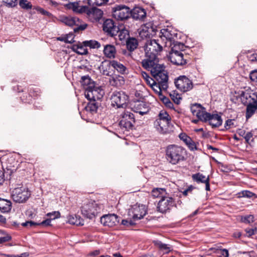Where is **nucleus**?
<instances>
[{"mask_svg": "<svg viewBox=\"0 0 257 257\" xmlns=\"http://www.w3.org/2000/svg\"><path fill=\"white\" fill-rule=\"evenodd\" d=\"M164 47L159 39L148 40L145 45V59L142 60V67L145 69L152 68L162 69L164 65L159 64L158 55L162 51Z\"/></svg>", "mask_w": 257, "mask_h": 257, "instance_id": "f257e3e1", "label": "nucleus"}, {"mask_svg": "<svg viewBox=\"0 0 257 257\" xmlns=\"http://www.w3.org/2000/svg\"><path fill=\"white\" fill-rule=\"evenodd\" d=\"M151 72L152 75L158 82L151 86V88L158 94L160 97L162 96V90H167L168 85V75L167 72L165 70V68L162 69L152 68L150 69H147Z\"/></svg>", "mask_w": 257, "mask_h": 257, "instance_id": "f03ea898", "label": "nucleus"}, {"mask_svg": "<svg viewBox=\"0 0 257 257\" xmlns=\"http://www.w3.org/2000/svg\"><path fill=\"white\" fill-rule=\"evenodd\" d=\"M186 151L180 146L175 145H169L166 150V158L172 165H177L185 161Z\"/></svg>", "mask_w": 257, "mask_h": 257, "instance_id": "7ed1b4c3", "label": "nucleus"}, {"mask_svg": "<svg viewBox=\"0 0 257 257\" xmlns=\"http://www.w3.org/2000/svg\"><path fill=\"white\" fill-rule=\"evenodd\" d=\"M102 205L93 200H87L81 207L82 214L89 219H93L100 212Z\"/></svg>", "mask_w": 257, "mask_h": 257, "instance_id": "20e7f679", "label": "nucleus"}, {"mask_svg": "<svg viewBox=\"0 0 257 257\" xmlns=\"http://www.w3.org/2000/svg\"><path fill=\"white\" fill-rule=\"evenodd\" d=\"M60 21L65 25L69 26H75L73 28L75 33H79L86 29L87 24L83 22L82 20L76 17L62 16L60 17Z\"/></svg>", "mask_w": 257, "mask_h": 257, "instance_id": "39448f33", "label": "nucleus"}, {"mask_svg": "<svg viewBox=\"0 0 257 257\" xmlns=\"http://www.w3.org/2000/svg\"><path fill=\"white\" fill-rule=\"evenodd\" d=\"M136 122L135 116L130 111L124 110L119 115V125L124 131L132 130Z\"/></svg>", "mask_w": 257, "mask_h": 257, "instance_id": "423d86ee", "label": "nucleus"}, {"mask_svg": "<svg viewBox=\"0 0 257 257\" xmlns=\"http://www.w3.org/2000/svg\"><path fill=\"white\" fill-rule=\"evenodd\" d=\"M30 196L31 192L28 188L24 187L15 188L12 194L13 200L19 203H23L26 202Z\"/></svg>", "mask_w": 257, "mask_h": 257, "instance_id": "0eeeda50", "label": "nucleus"}, {"mask_svg": "<svg viewBox=\"0 0 257 257\" xmlns=\"http://www.w3.org/2000/svg\"><path fill=\"white\" fill-rule=\"evenodd\" d=\"M104 94L103 90L99 86H96L95 84L85 87V96L88 100L95 99L100 101Z\"/></svg>", "mask_w": 257, "mask_h": 257, "instance_id": "6e6552de", "label": "nucleus"}, {"mask_svg": "<svg viewBox=\"0 0 257 257\" xmlns=\"http://www.w3.org/2000/svg\"><path fill=\"white\" fill-rule=\"evenodd\" d=\"M147 213L146 205L137 203L132 206L128 209V215L132 218L134 221H136L143 218Z\"/></svg>", "mask_w": 257, "mask_h": 257, "instance_id": "1a4fd4ad", "label": "nucleus"}, {"mask_svg": "<svg viewBox=\"0 0 257 257\" xmlns=\"http://www.w3.org/2000/svg\"><path fill=\"white\" fill-rule=\"evenodd\" d=\"M130 15L131 9L125 5H116L112 9V17L117 20L127 19Z\"/></svg>", "mask_w": 257, "mask_h": 257, "instance_id": "9d476101", "label": "nucleus"}, {"mask_svg": "<svg viewBox=\"0 0 257 257\" xmlns=\"http://www.w3.org/2000/svg\"><path fill=\"white\" fill-rule=\"evenodd\" d=\"M128 97L123 91H114L111 96V105L117 108H123L126 106Z\"/></svg>", "mask_w": 257, "mask_h": 257, "instance_id": "9b49d317", "label": "nucleus"}, {"mask_svg": "<svg viewBox=\"0 0 257 257\" xmlns=\"http://www.w3.org/2000/svg\"><path fill=\"white\" fill-rule=\"evenodd\" d=\"M103 30L108 35L113 37L118 34L120 39L122 38L121 37L122 32L120 31L118 27L114 25V22L111 19H106L103 24Z\"/></svg>", "mask_w": 257, "mask_h": 257, "instance_id": "f8f14e48", "label": "nucleus"}, {"mask_svg": "<svg viewBox=\"0 0 257 257\" xmlns=\"http://www.w3.org/2000/svg\"><path fill=\"white\" fill-rule=\"evenodd\" d=\"M176 87L182 92L190 91L193 88L192 81L186 76H180L175 80Z\"/></svg>", "mask_w": 257, "mask_h": 257, "instance_id": "ddd939ff", "label": "nucleus"}, {"mask_svg": "<svg viewBox=\"0 0 257 257\" xmlns=\"http://www.w3.org/2000/svg\"><path fill=\"white\" fill-rule=\"evenodd\" d=\"M175 204L173 198L166 195L162 197L158 203V210L161 213H165L170 210Z\"/></svg>", "mask_w": 257, "mask_h": 257, "instance_id": "4468645a", "label": "nucleus"}, {"mask_svg": "<svg viewBox=\"0 0 257 257\" xmlns=\"http://www.w3.org/2000/svg\"><path fill=\"white\" fill-rule=\"evenodd\" d=\"M188 56H184L182 52H170L168 58L171 63L176 65L183 66L187 64Z\"/></svg>", "mask_w": 257, "mask_h": 257, "instance_id": "2eb2a0df", "label": "nucleus"}, {"mask_svg": "<svg viewBox=\"0 0 257 257\" xmlns=\"http://www.w3.org/2000/svg\"><path fill=\"white\" fill-rule=\"evenodd\" d=\"M201 121L208 122L212 127H217L220 126L222 123V119L220 115L218 114H211L207 112Z\"/></svg>", "mask_w": 257, "mask_h": 257, "instance_id": "dca6fc26", "label": "nucleus"}, {"mask_svg": "<svg viewBox=\"0 0 257 257\" xmlns=\"http://www.w3.org/2000/svg\"><path fill=\"white\" fill-rule=\"evenodd\" d=\"M132 105V109L134 112L142 115L147 113L150 109L149 104L142 100H134Z\"/></svg>", "mask_w": 257, "mask_h": 257, "instance_id": "f3484780", "label": "nucleus"}, {"mask_svg": "<svg viewBox=\"0 0 257 257\" xmlns=\"http://www.w3.org/2000/svg\"><path fill=\"white\" fill-rule=\"evenodd\" d=\"M119 217L115 214H108L100 218V222L103 226L112 227L119 223Z\"/></svg>", "mask_w": 257, "mask_h": 257, "instance_id": "a211bd4d", "label": "nucleus"}, {"mask_svg": "<svg viewBox=\"0 0 257 257\" xmlns=\"http://www.w3.org/2000/svg\"><path fill=\"white\" fill-rule=\"evenodd\" d=\"M85 13L89 20L93 23L98 22L103 14L102 11L100 9L95 7L89 8L88 7H87Z\"/></svg>", "mask_w": 257, "mask_h": 257, "instance_id": "6ab92c4d", "label": "nucleus"}, {"mask_svg": "<svg viewBox=\"0 0 257 257\" xmlns=\"http://www.w3.org/2000/svg\"><path fill=\"white\" fill-rule=\"evenodd\" d=\"M160 39L161 42L163 44L164 47L172 46L174 37L175 34H172L168 29H162L161 30Z\"/></svg>", "mask_w": 257, "mask_h": 257, "instance_id": "aec40b11", "label": "nucleus"}, {"mask_svg": "<svg viewBox=\"0 0 257 257\" xmlns=\"http://www.w3.org/2000/svg\"><path fill=\"white\" fill-rule=\"evenodd\" d=\"M154 125L157 131L162 134H168L172 131V126L169 121L156 119Z\"/></svg>", "mask_w": 257, "mask_h": 257, "instance_id": "412c9836", "label": "nucleus"}, {"mask_svg": "<svg viewBox=\"0 0 257 257\" xmlns=\"http://www.w3.org/2000/svg\"><path fill=\"white\" fill-rule=\"evenodd\" d=\"M190 109L193 115L196 116L200 121H202L203 118L205 116L204 114L207 112L204 107L196 103L193 104L191 106Z\"/></svg>", "mask_w": 257, "mask_h": 257, "instance_id": "4be33fe9", "label": "nucleus"}, {"mask_svg": "<svg viewBox=\"0 0 257 257\" xmlns=\"http://www.w3.org/2000/svg\"><path fill=\"white\" fill-rule=\"evenodd\" d=\"M130 15L136 20H143L146 17V12L145 9L141 7H136L131 10Z\"/></svg>", "mask_w": 257, "mask_h": 257, "instance_id": "5701e85b", "label": "nucleus"}, {"mask_svg": "<svg viewBox=\"0 0 257 257\" xmlns=\"http://www.w3.org/2000/svg\"><path fill=\"white\" fill-rule=\"evenodd\" d=\"M179 138L186 144L190 150L194 151L197 149L195 142L186 134L184 133L180 134Z\"/></svg>", "mask_w": 257, "mask_h": 257, "instance_id": "b1692460", "label": "nucleus"}, {"mask_svg": "<svg viewBox=\"0 0 257 257\" xmlns=\"http://www.w3.org/2000/svg\"><path fill=\"white\" fill-rule=\"evenodd\" d=\"M88 100L89 102L85 107V110L91 114H94L96 112L97 109L100 105V103L99 101L95 100V99Z\"/></svg>", "mask_w": 257, "mask_h": 257, "instance_id": "393cba45", "label": "nucleus"}, {"mask_svg": "<svg viewBox=\"0 0 257 257\" xmlns=\"http://www.w3.org/2000/svg\"><path fill=\"white\" fill-rule=\"evenodd\" d=\"M109 82L112 86L118 87L124 84L125 80L122 76L114 75L110 78Z\"/></svg>", "mask_w": 257, "mask_h": 257, "instance_id": "a878e982", "label": "nucleus"}, {"mask_svg": "<svg viewBox=\"0 0 257 257\" xmlns=\"http://www.w3.org/2000/svg\"><path fill=\"white\" fill-rule=\"evenodd\" d=\"M12 207L11 200L0 198V211L3 213L9 212Z\"/></svg>", "mask_w": 257, "mask_h": 257, "instance_id": "bb28decb", "label": "nucleus"}, {"mask_svg": "<svg viewBox=\"0 0 257 257\" xmlns=\"http://www.w3.org/2000/svg\"><path fill=\"white\" fill-rule=\"evenodd\" d=\"M111 66V61H102L99 66V69L104 75L110 76L111 71L110 69Z\"/></svg>", "mask_w": 257, "mask_h": 257, "instance_id": "cd10ccee", "label": "nucleus"}, {"mask_svg": "<svg viewBox=\"0 0 257 257\" xmlns=\"http://www.w3.org/2000/svg\"><path fill=\"white\" fill-rule=\"evenodd\" d=\"M87 7L86 6H81L77 2L70 3L68 5V8L69 9H71L74 12L77 13H85L86 10H87Z\"/></svg>", "mask_w": 257, "mask_h": 257, "instance_id": "c85d7f7f", "label": "nucleus"}, {"mask_svg": "<svg viewBox=\"0 0 257 257\" xmlns=\"http://www.w3.org/2000/svg\"><path fill=\"white\" fill-rule=\"evenodd\" d=\"M68 222L71 224L76 225H83L84 220L79 215L74 214L69 215L67 217Z\"/></svg>", "mask_w": 257, "mask_h": 257, "instance_id": "c756f323", "label": "nucleus"}, {"mask_svg": "<svg viewBox=\"0 0 257 257\" xmlns=\"http://www.w3.org/2000/svg\"><path fill=\"white\" fill-rule=\"evenodd\" d=\"M257 110V105L255 103L251 102L250 100H248V104L246 106L245 117L246 119L251 117Z\"/></svg>", "mask_w": 257, "mask_h": 257, "instance_id": "7c9ffc66", "label": "nucleus"}, {"mask_svg": "<svg viewBox=\"0 0 257 257\" xmlns=\"http://www.w3.org/2000/svg\"><path fill=\"white\" fill-rule=\"evenodd\" d=\"M103 53L105 56L108 58H114L116 54L115 48L113 45H107L104 47Z\"/></svg>", "mask_w": 257, "mask_h": 257, "instance_id": "2f4dec72", "label": "nucleus"}, {"mask_svg": "<svg viewBox=\"0 0 257 257\" xmlns=\"http://www.w3.org/2000/svg\"><path fill=\"white\" fill-rule=\"evenodd\" d=\"M147 25L142 26L141 29L139 32V35L143 39L150 38L152 36V32L153 31V28L152 27H149L147 26Z\"/></svg>", "mask_w": 257, "mask_h": 257, "instance_id": "473e14b6", "label": "nucleus"}, {"mask_svg": "<svg viewBox=\"0 0 257 257\" xmlns=\"http://www.w3.org/2000/svg\"><path fill=\"white\" fill-rule=\"evenodd\" d=\"M153 242L160 250L164 251L166 253H168L172 250V246L171 245L163 243L160 240H154Z\"/></svg>", "mask_w": 257, "mask_h": 257, "instance_id": "72a5a7b5", "label": "nucleus"}, {"mask_svg": "<svg viewBox=\"0 0 257 257\" xmlns=\"http://www.w3.org/2000/svg\"><path fill=\"white\" fill-rule=\"evenodd\" d=\"M126 47L128 51L132 52L136 49L138 46V41L135 38H129L126 41Z\"/></svg>", "mask_w": 257, "mask_h": 257, "instance_id": "f704fd0d", "label": "nucleus"}, {"mask_svg": "<svg viewBox=\"0 0 257 257\" xmlns=\"http://www.w3.org/2000/svg\"><path fill=\"white\" fill-rule=\"evenodd\" d=\"M87 46H85L84 44H79L76 45H73L72 46V50L76 52L78 54L85 55L88 53V50L86 48Z\"/></svg>", "mask_w": 257, "mask_h": 257, "instance_id": "c9c22d12", "label": "nucleus"}, {"mask_svg": "<svg viewBox=\"0 0 257 257\" xmlns=\"http://www.w3.org/2000/svg\"><path fill=\"white\" fill-rule=\"evenodd\" d=\"M173 46L171 47V50L170 52H182L185 50V46L184 44L173 41Z\"/></svg>", "mask_w": 257, "mask_h": 257, "instance_id": "e433bc0d", "label": "nucleus"}, {"mask_svg": "<svg viewBox=\"0 0 257 257\" xmlns=\"http://www.w3.org/2000/svg\"><path fill=\"white\" fill-rule=\"evenodd\" d=\"M192 178L194 181H195L197 183H204L205 182L209 179V176L206 177L200 173H197L193 174Z\"/></svg>", "mask_w": 257, "mask_h": 257, "instance_id": "4c0bfd02", "label": "nucleus"}, {"mask_svg": "<svg viewBox=\"0 0 257 257\" xmlns=\"http://www.w3.org/2000/svg\"><path fill=\"white\" fill-rule=\"evenodd\" d=\"M152 195L155 198H161L167 195L165 189L164 188H155L152 191Z\"/></svg>", "mask_w": 257, "mask_h": 257, "instance_id": "58836bf2", "label": "nucleus"}, {"mask_svg": "<svg viewBox=\"0 0 257 257\" xmlns=\"http://www.w3.org/2000/svg\"><path fill=\"white\" fill-rule=\"evenodd\" d=\"M111 66L121 74L124 73L126 70V67L123 64L115 60L111 61Z\"/></svg>", "mask_w": 257, "mask_h": 257, "instance_id": "ea45409f", "label": "nucleus"}, {"mask_svg": "<svg viewBox=\"0 0 257 257\" xmlns=\"http://www.w3.org/2000/svg\"><path fill=\"white\" fill-rule=\"evenodd\" d=\"M81 83L85 89V87L90 86L91 84H95L94 82L92 81L88 75L83 76L81 77Z\"/></svg>", "mask_w": 257, "mask_h": 257, "instance_id": "a19ab883", "label": "nucleus"}, {"mask_svg": "<svg viewBox=\"0 0 257 257\" xmlns=\"http://www.w3.org/2000/svg\"><path fill=\"white\" fill-rule=\"evenodd\" d=\"M85 46L89 47L90 48L98 49L100 47V44L95 40L85 41L83 42Z\"/></svg>", "mask_w": 257, "mask_h": 257, "instance_id": "79ce46f5", "label": "nucleus"}, {"mask_svg": "<svg viewBox=\"0 0 257 257\" xmlns=\"http://www.w3.org/2000/svg\"><path fill=\"white\" fill-rule=\"evenodd\" d=\"M159 118L157 119L158 120H161L162 121H169L171 122V117L168 113V112L165 110H161L160 111L159 114Z\"/></svg>", "mask_w": 257, "mask_h": 257, "instance_id": "37998d69", "label": "nucleus"}, {"mask_svg": "<svg viewBox=\"0 0 257 257\" xmlns=\"http://www.w3.org/2000/svg\"><path fill=\"white\" fill-rule=\"evenodd\" d=\"M242 96L243 98H245L246 100L250 99L252 100V101H251V103H256L257 95L254 92L250 93L244 92L243 93Z\"/></svg>", "mask_w": 257, "mask_h": 257, "instance_id": "c03bdc74", "label": "nucleus"}, {"mask_svg": "<svg viewBox=\"0 0 257 257\" xmlns=\"http://www.w3.org/2000/svg\"><path fill=\"white\" fill-rule=\"evenodd\" d=\"M160 98L166 107L171 109L174 108V104L169 98L162 95L160 97Z\"/></svg>", "mask_w": 257, "mask_h": 257, "instance_id": "a18cd8bd", "label": "nucleus"}, {"mask_svg": "<svg viewBox=\"0 0 257 257\" xmlns=\"http://www.w3.org/2000/svg\"><path fill=\"white\" fill-rule=\"evenodd\" d=\"M211 249H214L215 251L214 252L218 254L219 257H228V251L226 249L212 248Z\"/></svg>", "mask_w": 257, "mask_h": 257, "instance_id": "49530a36", "label": "nucleus"}, {"mask_svg": "<svg viewBox=\"0 0 257 257\" xmlns=\"http://www.w3.org/2000/svg\"><path fill=\"white\" fill-rule=\"evenodd\" d=\"M19 5L21 8L25 10H30L32 7L31 3L27 0H20Z\"/></svg>", "mask_w": 257, "mask_h": 257, "instance_id": "de8ad7c7", "label": "nucleus"}, {"mask_svg": "<svg viewBox=\"0 0 257 257\" xmlns=\"http://www.w3.org/2000/svg\"><path fill=\"white\" fill-rule=\"evenodd\" d=\"M238 194L239 197H247L249 198H251L255 195L254 193L248 190H243L239 193Z\"/></svg>", "mask_w": 257, "mask_h": 257, "instance_id": "09e8293b", "label": "nucleus"}, {"mask_svg": "<svg viewBox=\"0 0 257 257\" xmlns=\"http://www.w3.org/2000/svg\"><path fill=\"white\" fill-rule=\"evenodd\" d=\"M170 96L173 101L177 104H179L180 102L181 97L178 93H176L175 91L171 93Z\"/></svg>", "mask_w": 257, "mask_h": 257, "instance_id": "8fccbe9b", "label": "nucleus"}, {"mask_svg": "<svg viewBox=\"0 0 257 257\" xmlns=\"http://www.w3.org/2000/svg\"><path fill=\"white\" fill-rule=\"evenodd\" d=\"M241 221L245 223H252L254 221V216L252 215L243 216L241 218Z\"/></svg>", "mask_w": 257, "mask_h": 257, "instance_id": "3c124183", "label": "nucleus"}, {"mask_svg": "<svg viewBox=\"0 0 257 257\" xmlns=\"http://www.w3.org/2000/svg\"><path fill=\"white\" fill-rule=\"evenodd\" d=\"M46 215L49 217V219H51V221L52 220L59 218L60 217V213L59 211H53L48 213Z\"/></svg>", "mask_w": 257, "mask_h": 257, "instance_id": "603ef678", "label": "nucleus"}, {"mask_svg": "<svg viewBox=\"0 0 257 257\" xmlns=\"http://www.w3.org/2000/svg\"><path fill=\"white\" fill-rule=\"evenodd\" d=\"M18 0H3L7 6L11 8L15 7L17 5Z\"/></svg>", "mask_w": 257, "mask_h": 257, "instance_id": "864d4df0", "label": "nucleus"}, {"mask_svg": "<svg viewBox=\"0 0 257 257\" xmlns=\"http://www.w3.org/2000/svg\"><path fill=\"white\" fill-rule=\"evenodd\" d=\"M234 119H227L226 120L224 124V127L225 130H228L231 127H235V125L234 123Z\"/></svg>", "mask_w": 257, "mask_h": 257, "instance_id": "5fc2aeb1", "label": "nucleus"}, {"mask_svg": "<svg viewBox=\"0 0 257 257\" xmlns=\"http://www.w3.org/2000/svg\"><path fill=\"white\" fill-rule=\"evenodd\" d=\"M134 221V220H132L123 219L121 221V224L126 226H133L136 224Z\"/></svg>", "mask_w": 257, "mask_h": 257, "instance_id": "6e6d98bb", "label": "nucleus"}, {"mask_svg": "<svg viewBox=\"0 0 257 257\" xmlns=\"http://www.w3.org/2000/svg\"><path fill=\"white\" fill-rule=\"evenodd\" d=\"M257 229L256 228H246L245 231L246 233L247 234V236L250 237L251 235L255 234V232L256 231Z\"/></svg>", "mask_w": 257, "mask_h": 257, "instance_id": "4d7b16f0", "label": "nucleus"}, {"mask_svg": "<svg viewBox=\"0 0 257 257\" xmlns=\"http://www.w3.org/2000/svg\"><path fill=\"white\" fill-rule=\"evenodd\" d=\"M249 77L252 81L257 82V70L250 72Z\"/></svg>", "mask_w": 257, "mask_h": 257, "instance_id": "13d9d810", "label": "nucleus"}, {"mask_svg": "<svg viewBox=\"0 0 257 257\" xmlns=\"http://www.w3.org/2000/svg\"><path fill=\"white\" fill-rule=\"evenodd\" d=\"M91 1H93L94 5L97 6H100L106 3L108 0H91Z\"/></svg>", "mask_w": 257, "mask_h": 257, "instance_id": "bf43d9fd", "label": "nucleus"}, {"mask_svg": "<svg viewBox=\"0 0 257 257\" xmlns=\"http://www.w3.org/2000/svg\"><path fill=\"white\" fill-rule=\"evenodd\" d=\"M135 96L136 97V98L134 99V100H144V96L140 91H136L135 93Z\"/></svg>", "mask_w": 257, "mask_h": 257, "instance_id": "052dcab7", "label": "nucleus"}, {"mask_svg": "<svg viewBox=\"0 0 257 257\" xmlns=\"http://www.w3.org/2000/svg\"><path fill=\"white\" fill-rule=\"evenodd\" d=\"M51 219L47 218L45 219V220H43L41 223H39V225L41 226H48L51 225Z\"/></svg>", "mask_w": 257, "mask_h": 257, "instance_id": "680f3d73", "label": "nucleus"}, {"mask_svg": "<svg viewBox=\"0 0 257 257\" xmlns=\"http://www.w3.org/2000/svg\"><path fill=\"white\" fill-rule=\"evenodd\" d=\"M11 239V237L9 235H7L6 236L0 237V243L7 242V241L10 240Z\"/></svg>", "mask_w": 257, "mask_h": 257, "instance_id": "e2e57ef3", "label": "nucleus"}, {"mask_svg": "<svg viewBox=\"0 0 257 257\" xmlns=\"http://www.w3.org/2000/svg\"><path fill=\"white\" fill-rule=\"evenodd\" d=\"M252 137V134L251 132H247L244 137L246 143H248L250 139Z\"/></svg>", "mask_w": 257, "mask_h": 257, "instance_id": "0e129e2a", "label": "nucleus"}, {"mask_svg": "<svg viewBox=\"0 0 257 257\" xmlns=\"http://www.w3.org/2000/svg\"><path fill=\"white\" fill-rule=\"evenodd\" d=\"M147 83L151 87L154 84H155L156 81L151 77H149L148 79L146 80Z\"/></svg>", "mask_w": 257, "mask_h": 257, "instance_id": "69168bd1", "label": "nucleus"}, {"mask_svg": "<svg viewBox=\"0 0 257 257\" xmlns=\"http://www.w3.org/2000/svg\"><path fill=\"white\" fill-rule=\"evenodd\" d=\"M237 134H238L240 136H242V137H244V136H245V134H246V132H245V130H242V129H238V130L237 131Z\"/></svg>", "mask_w": 257, "mask_h": 257, "instance_id": "338daca9", "label": "nucleus"}, {"mask_svg": "<svg viewBox=\"0 0 257 257\" xmlns=\"http://www.w3.org/2000/svg\"><path fill=\"white\" fill-rule=\"evenodd\" d=\"M249 60L251 61H255L257 60V54H253L251 55L249 57Z\"/></svg>", "mask_w": 257, "mask_h": 257, "instance_id": "774afa93", "label": "nucleus"}]
</instances>
